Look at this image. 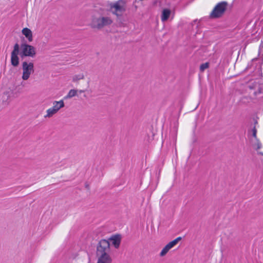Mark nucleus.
Instances as JSON below:
<instances>
[{"instance_id":"1","label":"nucleus","mask_w":263,"mask_h":263,"mask_svg":"<svg viewBox=\"0 0 263 263\" xmlns=\"http://www.w3.org/2000/svg\"><path fill=\"white\" fill-rule=\"evenodd\" d=\"M113 20L109 16H93L90 23V26L93 29H102L104 27L111 25Z\"/></svg>"},{"instance_id":"2","label":"nucleus","mask_w":263,"mask_h":263,"mask_svg":"<svg viewBox=\"0 0 263 263\" xmlns=\"http://www.w3.org/2000/svg\"><path fill=\"white\" fill-rule=\"evenodd\" d=\"M126 0H118L109 5L111 13L117 17L122 15L126 10Z\"/></svg>"},{"instance_id":"3","label":"nucleus","mask_w":263,"mask_h":263,"mask_svg":"<svg viewBox=\"0 0 263 263\" xmlns=\"http://www.w3.org/2000/svg\"><path fill=\"white\" fill-rule=\"evenodd\" d=\"M228 6V4L227 2L223 1L218 3L211 12L210 17L217 18L221 17L226 11Z\"/></svg>"},{"instance_id":"4","label":"nucleus","mask_w":263,"mask_h":263,"mask_svg":"<svg viewBox=\"0 0 263 263\" xmlns=\"http://www.w3.org/2000/svg\"><path fill=\"white\" fill-rule=\"evenodd\" d=\"M20 56L21 58L24 57H28L33 58L36 54V50L35 47L29 44L24 43L21 45Z\"/></svg>"},{"instance_id":"5","label":"nucleus","mask_w":263,"mask_h":263,"mask_svg":"<svg viewBox=\"0 0 263 263\" xmlns=\"http://www.w3.org/2000/svg\"><path fill=\"white\" fill-rule=\"evenodd\" d=\"M22 79L24 81L28 80L31 74L34 72L33 63L24 61L22 63Z\"/></svg>"},{"instance_id":"6","label":"nucleus","mask_w":263,"mask_h":263,"mask_svg":"<svg viewBox=\"0 0 263 263\" xmlns=\"http://www.w3.org/2000/svg\"><path fill=\"white\" fill-rule=\"evenodd\" d=\"M110 243L105 239L101 240L97 249L96 255H109L110 253Z\"/></svg>"},{"instance_id":"7","label":"nucleus","mask_w":263,"mask_h":263,"mask_svg":"<svg viewBox=\"0 0 263 263\" xmlns=\"http://www.w3.org/2000/svg\"><path fill=\"white\" fill-rule=\"evenodd\" d=\"M19 49V45L15 44L14 46L13 50L11 53V63L14 67L17 66L19 64V58L18 57Z\"/></svg>"},{"instance_id":"8","label":"nucleus","mask_w":263,"mask_h":263,"mask_svg":"<svg viewBox=\"0 0 263 263\" xmlns=\"http://www.w3.org/2000/svg\"><path fill=\"white\" fill-rule=\"evenodd\" d=\"M181 239L182 238L181 237H178L173 241L168 243L161 250V252L160 253V256L161 257L165 256L169 251V250L173 248L175 246H176L179 242V241L181 240Z\"/></svg>"},{"instance_id":"9","label":"nucleus","mask_w":263,"mask_h":263,"mask_svg":"<svg viewBox=\"0 0 263 263\" xmlns=\"http://www.w3.org/2000/svg\"><path fill=\"white\" fill-rule=\"evenodd\" d=\"M181 239L182 238L181 237H178L173 241L168 243L161 250V252L160 253V256L161 257L165 256L169 251V250L173 248L175 246H176L179 242V241L181 240Z\"/></svg>"},{"instance_id":"10","label":"nucleus","mask_w":263,"mask_h":263,"mask_svg":"<svg viewBox=\"0 0 263 263\" xmlns=\"http://www.w3.org/2000/svg\"><path fill=\"white\" fill-rule=\"evenodd\" d=\"M181 239L182 238L181 237H178L173 241L168 243L161 250V252L160 253V256L161 257L165 256L169 251V250L173 248L175 246H176L179 242V241L181 240Z\"/></svg>"},{"instance_id":"11","label":"nucleus","mask_w":263,"mask_h":263,"mask_svg":"<svg viewBox=\"0 0 263 263\" xmlns=\"http://www.w3.org/2000/svg\"><path fill=\"white\" fill-rule=\"evenodd\" d=\"M97 263H111L112 259L110 255H97Z\"/></svg>"},{"instance_id":"12","label":"nucleus","mask_w":263,"mask_h":263,"mask_svg":"<svg viewBox=\"0 0 263 263\" xmlns=\"http://www.w3.org/2000/svg\"><path fill=\"white\" fill-rule=\"evenodd\" d=\"M22 34L25 36L29 42L33 41V35L31 30L28 28H24L22 30Z\"/></svg>"},{"instance_id":"13","label":"nucleus","mask_w":263,"mask_h":263,"mask_svg":"<svg viewBox=\"0 0 263 263\" xmlns=\"http://www.w3.org/2000/svg\"><path fill=\"white\" fill-rule=\"evenodd\" d=\"M64 105L63 100H61L59 101H55L53 102V106L52 108L55 109V111L58 112L61 108L64 107Z\"/></svg>"},{"instance_id":"14","label":"nucleus","mask_w":263,"mask_h":263,"mask_svg":"<svg viewBox=\"0 0 263 263\" xmlns=\"http://www.w3.org/2000/svg\"><path fill=\"white\" fill-rule=\"evenodd\" d=\"M250 140L252 145L254 149L257 150L261 148V144L257 137L256 138H250Z\"/></svg>"},{"instance_id":"15","label":"nucleus","mask_w":263,"mask_h":263,"mask_svg":"<svg viewBox=\"0 0 263 263\" xmlns=\"http://www.w3.org/2000/svg\"><path fill=\"white\" fill-rule=\"evenodd\" d=\"M171 13V11L170 10L168 9H163L162 12V15L161 17V21L163 22L166 21L169 18Z\"/></svg>"},{"instance_id":"16","label":"nucleus","mask_w":263,"mask_h":263,"mask_svg":"<svg viewBox=\"0 0 263 263\" xmlns=\"http://www.w3.org/2000/svg\"><path fill=\"white\" fill-rule=\"evenodd\" d=\"M110 240L116 248L119 247L121 241V238L119 236H114L110 238Z\"/></svg>"},{"instance_id":"17","label":"nucleus","mask_w":263,"mask_h":263,"mask_svg":"<svg viewBox=\"0 0 263 263\" xmlns=\"http://www.w3.org/2000/svg\"><path fill=\"white\" fill-rule=\"evenodd\" d=\"M3 103L4 105H7L10 102V93L9 91H6L2 97Z\"/></svg>"},{"instance_id":"18","label":"nucleus","mask_w":263,"mask_h":263,"mask_svg":"<svg viewBox=\"0 0 263 263\" xmlns=\"http://www.w3.org/2000/svg\"><path fill=\"white\" fill-rule=\"evenodd\" d=\"M46 115L44 116L45 118H50L52 117L54 115L57 113L55 109H53L52 107L48 109L46 111Z\"/></svg>"},{"instance_id":"19","label":"nucleus","mask_w":263,"mask_h":263,"mask_svg":"<svg viewBox=\"0 0 263 263\" xmlns=\"http://www.w3.org/2000/svg\"><path fill=\"white\" fill-rule=\"evenodd\" d=\"M85 76L83 73H81L78 74H76L72 77V81L73 82H77L80 80H83Z\"/></svg>"},{"instance_id":"20","label":"nucleus","mask_w":263,"mask_h":263,"mask_svg":"<svg viewBox=\"0 0 263 263\" xmlns=\"http://www.w3.org/2000/svg\"><path fill=\"white\" fill-rule=\"evenodd\" d=\"M78 90L76 89H71L69 91L68 94L65 97V99H70L74 96H76L77 94Z\"/></svg>"},{"instance_id":"21","label":"nucleus","mask_w":263,"mask_h":263,"mask_svg":"<svg viewBox=\"0 0 263 263\" xmlns=\"http://www.w3.org/2000/svg\"><path fill=\"white\" fill-rule=\"evenodd\" d=\"M249 135L251 137L250 138H257V129L255 127V125L253 127V128L248 132Z\"/></svg>"},{"instance_id":"22","label":"nucleus","mask_w":263,"mask_h":263,"mask_svg":"<svg viewBox=\"0 0 263 263\" xmlns=\"http://www.w3.org/2000/svg\"><path fill=\"white\" fill-rule=\"evenodd\" d=\"M209 66V63L206 62L201 64L200 66V70L201 71H203L205 69H207Z\"/></svg>"},{"instance_id":"23","label":"nucleus","mask_w":263,"mask_h":263,"mask_svg":"<svg viewBox=\"0 0 263 263\" xmlns=\"http://www.w3.org/2000/svg\"><path fill=\"white\" fill-rule=\"evenodd\" d=\"M261 93V89L260 88H259L258 90L254 92L255 96L258 95Z\"/></svg>"},{"instance_id":"24","label":"nucleus","mask_w":263,"mask_h":263,"mask_svg":"<svg viewBox=\"0 0 263 263\" xmlns=\"http://www.w3.org/2000/svg\"><path fill=\"white\" fill-rule=\"evenodd\" d=\"M84 90H78V92H79L80 93H82V92H84Z\"/></svg>"},{"instance_id":"25","label":"nucleus","mask_w":263,"mask_h":263,"mask_svg":"<svg viewBox=\"0 0 263 263\" xmlns=\"http://www.w3.org/2000/svg\"><path fill=\"white\" fill-rule=\"evenodd\" d=\"M257 124V121L255 122V124Z\"/></svg>"}]
</instances>
